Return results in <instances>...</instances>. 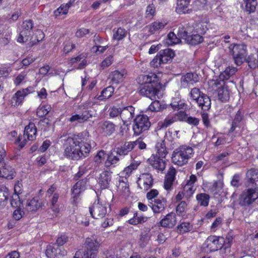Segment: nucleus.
Here are the masks:
<instances>
[{
    "label": "nucleus",
    "mask_w": 258,
    "mask_h": 258,
    "mask_svg": "<svg viewBox=\"0 0 258 258\" xmlns=\"http://www.w3.org/2000/svg\"><path fill=\"white\" fill-rule=\"evenodd\" d=\"M63 141V156L68 159L79 160L86 157L90 151V145L84 143L79 135L66 137Z\"/></svg>",
    "instance_id": "nucleus-1"
},
{
    "label": "nucleus",
    "mask_w": 258,
    "mask_h": 258,
    "mask_svg": "<svg viewBox=\"0 0 258 258\" xmlns=\"http://www.w3.org/2000/svg\"><path fill=\"white\" fill-rule=\"evenodd\" d=\"M138 82L141 94L147 96L152 100L156 99V96L158 93L157 88L158 79L155 73L141 75L139 76Z\"/></svg>",
    "instance_id": "nucleus-2"
},
{
    "label": "nucleus",
    "mask_w": 258,
    "mask_h": 258,
    "mask_svg": "<svg viewBox=\"0 0 258 258\" xmlns=\"http://www.w3.org/2000/svg\"><path fill=\"white\" fill-rule=\"evenodd\" d=\"M233 239V236L230 234H227L225 239L223 237L210 236L206 239L204 246L209 252L217 251L219 249L226 250L231 247Z\"/></svg>",
    "instance_id": "nucleus-3"
},
{
    "label": "nucleus",
    "mask_w": 258,
    "mask_h": 258,
    "mask_svg": "<svg viewBox=\"0 0 258 258\" xmlns=\"http://www.w3.org/2000/svg\"><path fill=\"white\" fill-rule=\"evenodd\" d=\"M193 154L194 150L192 147L186 145H181L173 151L171 160L173 164L182 166L187 163Z\"/></svg>",
    "instance_id": "nucleus-4"
},
{
    "label": "nucleus",
    "mask_w": 258,
    "mask_h": 258,
    "mask_svg": "<svg viewBox=\"0 0 258 258\" xmlns=\"http://www.w3.org/2000/svg\"><path fill=\"white\" fill-rule=\"evenodd\" d=\"M85 252L80 257V252H76L74 258H96L100 241L94 238H87L85 242Z\"/></svg>",
    "instance_id": "nucleus-5"
},
{
    "label": "nucleus",
    "mask_w": 258,
    "mask_h": 258,
    "mask_svg": "<svg viewBox=\"0 0 258 258\" xmlns=\"http://www.w3.org/2000/svg\"><path fill=\"white\" fill-rule=\"evenodd\" d=\"M110 208L108 203L105 201L98 200L89 207V212L91 216L95 219L103 218L110 211Z\"/></svg>",
    "instance_id": "nucleus-6"
},
{
    "label": "nucleus",
    "mask_w": 258,
    "mask_h": 258,
    "mask_svg": "<svg viewBox=\"0 0 258 258\" xmlns=\"http://www.w3.org/2000/svg\"><path fill=\"white\" fill-rule=\"evenodd\" d=\"M239 198V204L241 206H249L258 199V189L245 187Z\"/></svg>",
    "instance_id": "nucleus-7"
},
{
    "label": "nucleus",
    "mask_w": 258,
    "mask_h": 258,
    "mask_svg": "<svg viewBox=\"0 0 258 258\" xmlns=\"http://www.w3.org/2000/svg\"><path fill=\"white\" fill-rule=\"evenodd\" d=\"M151 125L147 115L139 114L134 119L133 129L134 134L139 136L148 131Z\"/></svg>",
    "instance_id": "nucleus-8"
},
{
    "label": "nucleus",
    "mask_w": 258,
    "mask_h": 258,
    "mask_svg": "<svg viewBox=\"0 0 258 258\" xmlns=\"http://www.w3.org/2000/svg\"><path fill=\"white\" fill-rule=\"evenodd\" d=\"M246 48V45L244 44H232L229 46L230 53L232 55L236 65L240 66L245 60Z\"/></svg>",
    "instance_id": "nucleus-9"
},
{
    "label": "nucleus",
    "mask_w": 258,
    "mask_h": 258,
    "mask_svg": "<svg viewBox=\"0 0 258 258\" xmlns=\"http://www.w3.org/2000/svg\"><path fill=\"white\" fill-rule=\"evenodd\" d=\"M37 134V129L35 124L33 122H30L27 125L24 130V138L27 137V139H24L22 141L23 138L22 136H19L16 140V144H17L20 148L22 149L26 144L27 140L33 141L36 139Z\"/></svg>",
    "instance_id": "nucleus-10"
},
{
    "label": "nucleus",
    "mask_w": 258,
    "mask_h": 258,
    "mask_svg": "<svg viewBox=\"0 0 258 258\" xmlns=\"http://www.w3.org/2000/svg\"><path fill=\"white\" fill-rule=\"evenodd\" d=\"M33 23L31 20H26L23 22L22 30L20 32L17 41L20 43L27 42L31 34Z\"/></svg>",
    "instance_id": "nucleus-11"
},
{
    "label": "nucleus",
    "mask_w": 258,
    "mask_h": 258,
    "mask_svg": "<svg viewBox=\"0 0 258 258\" xmlns=\"http://www.w3.org/2000/svg\"><path fill=\"white\" fill-rule=\"evenodd\" d=\"M244 186L258 189V170L250 169L247 171Z\"/></svg>",
    "instance_id": "nucleus-12"
},
{
    "label": "nucleus",
    "mask_w": 258,
    "mask_h": 258,
    "mask_svg": "<svg viewBox=\"0 0 258 258\" xmlns=\"http://www.w3.org/2000/svg\"><path fill=\"white\" fill-rule=\"evenodd\" d=\"M33 88L29 87L17 91L11 99L12 106L16 107L21 105L24 98L29 94L33 92Z\"/></svg>",
    "instance_id": "nucleus-13"
},
{
    "label": "nucleus",
    "mask_w": 258,
    "mask_h": 258,
    "mask_svg": "<svg viewBox=\"0 0 258 258\" xmlns=\"http://www.w3.org/2000/svg\"><path fill=\"white\" fill-rule=\"evenodd\" d=\"M87 182V178H84L78 181L74 185L72 189L73 197L72 199V202L73 204H77L78 197L82 191L85 189Z\"/></svg>",
    "instance_id": "nucleus-14"
},
{
    "label": "nucleus",
    "mask_w": 258,
    "mask_h": 258,
    "mask_svg": "<svg viewBox=\"0 0 258 258\" xmlns=\"http://www.w3.org/2000/svg\"><path fill=\"white\" fill-rule=\"evenodd\" d=\"M153 180L154 179L151 174L145 173L140 175L137 183L140 188L147 190L153 186Z\"/></svg>",
    "instance_id": "nucleus-15"
},
{
    "label": "nucleus",
    "mask_w": 258,
    "mask_h": 258,
    "mask_svg": "<svg viewBox=\"0 0 258 258\" xmlns=\"http://www.w3.org/2000/svg\"><path fill=\"white\" fill-rule=\"evenodd\" d=\"M148 162L152 167L158 171H163L166 167V163L163 158L153 154L148 159Z\"/></svg>",
    "instance_id": "nucleus-16"
},
{
    "label": "nucleus",
    "mask_w": 258,
    "mask_h": 258,
    "mask_svg": "<svg viewBox=\"0 0 258 258\" xmlns=\"http://www.w3.org/2000/svg\"><path fill=\"white\" fill-rule=\"evenodd\" d=\"M192 0H177L175 11L179 14H189L192 11L190 3Z\"/></svg>",
    "instance_id": "nucleus-17"
},
{
    "label": "nucleus",
    "mask_w": 258,
    "mask_h": 258,
    "mask_svg": "<svg viewBox=\"0 0 258 258\" xmlns=\"http://www.w3.org/2000/svg\"><path fill=\"white\" fill-rule=\"evenodd\" d=\"M149 206L152 209L154 214H159L164 211L167 206V202L165 199L160 198L155 199L153 202H150Z\"/></svg>",
    "instance_id": "nucleus-18"
},
{
    "label": "nucleus",
    "mask_w": 258,
    "mask_h": 258,
    "mask_svg": "<svg viewBox=\"0 0 258 258\" xmlns=\"http://www.w3.org/2000/svg\"><path fill=\"white\" fill-rule=\"evenodd\" d=\"M214 85L217 87L220 85L217 89V95L218 98L222 102H226L228 100L229 98V90L227 88L224 86V82L223 81H219L215 82Z\"/></svg>",
    "instance_id": "nucleus-19"
},
{
    "label": "nucleus",
    "mask_w": 258,
    "mask_h": 258,
    "mask_svg": "<svg viewBox=\"0 0 258 258\" xmlns=\"http://www.w3.org/2000/svg\"><path fill=\"white\" fill-rule=\"evenodd\" d=\"M135 144L133 142H125L122 146L115 147L114 152L120 157H124L135 148Z\"/></svg>",
    "instance_id": "nucleus-20"
},
{
    "label": "nucleus",
    "mask_w": 258,
    "mask_h": 258,
    "mask_svg": "<svg viewBox=\"0 0 258 258\" xmlns=\"http://www.w3.org/2000/svg\"><path fill=\"white\" fill-rule=\"evenodd\" d=\"M92 116L91 111L86 110L83 112L81 114H75L72 115L69 120L70 122L75 124L82 123L88 120Z\"/></svg>",
    "instance_id": "nucleus-21"
},
{
    "label": "nucleus",
    "mask_w": 258,
    "mask_h": 258,
    "mask_svg": "<svg viewBox=\"0 0 258 258\" xmlns=\"http://www.w3.org/2000/svg\"><path fill=\"white\" fill-rule=\"evenodd\" d=\"M101 134L104 136H110L116 130V125L109 121H105L99 123V126Z\"/></svg>",
    "instance_id": "nucleus-22"
},
{
    "label": "nucleus",
    "mask_w": 258,
    "mask_h": 258,
    "mask_svg": "<svg viewBox=\"0 0 258 258\" xmlns=\"http://www.w3.org/2000/svg\"><path fill=\"white\" fill-rule=\"evenodd\" d=\"M199 77L196 73H189L182 76L180 79L181 86L183 88L189 87L191 85L199 82Z\"/></svg>",
    "instance_id": "nucleus-23"
},
{
    "label": "nucleus",
    "mask_w": 258,
    "mask_h": 258,
    "mask_svg": "<svg viewBox=\"0 0 258 258\" xmlns=\"http://www.w3.org/2000/svg\"><path fill=\"white\" fill-rule=\"evenodd\" d=\"M166 25L167 23L165 21L156 20L147 25L145 28L148 30L150 35H153L159 33Z\"/></svg>",
    "instance_id": "nucleus-24"
},
{
    "label": "nucleus",
    "mask_w": 258,
    "mask_h": 258,
    "mask_svg": "<svg viewBox=\"0 0 258 258\" xmlns=\"http://www.w3.org/2000/svg\"><path fill=\"white\" fill-rule=\"evenodd\" d=\"M135 115V108L132 106H127L121 109L120 118L125 124L130 121Z\"/></svg>",
    "instance_id": "nucleus-25"
},
{
    "label": "nucleus",
    "mask_w": 258,
    "mask_h": 258,
    "mask_svg": "<svg viewBox=\"0 0 258 258\" xmlns=\"http://www.w3.org/2000/svg\"><path fill=\"white\" fill-rule=\"evenodd\" d=\"M176 223L175 214L170 213L167 214L159 222L160 225L163 227L171 228Z\"/></svg>",
    "instance_id": "nucleus-26"
},
{
    "label": "nucleus",
    "mask_w": 258,
    "mask_h": 258,
    "mask_svg": "<svg viewBox=\"0 0 258 258\" xmlns=\"http://www.w3.org/2000/svg\"><path fill=\"white\" fill-rule=\"evenodd\" d=\"M244 116L240 110H238L235 115L234 119L232 122L231 127L229 130V133H232L236 131L237 128H240L244 124Z\"/></svg>",
    "instance_id": "nucleus-27"
},
{
    "label": "nucleus",
    "mask_w": 258,
    "mask_h": 258,
    "mask_svg": "<svg viewBox=\"0 0 258 258\" xmlns=\"http://www.w3.org/2000/svg\"><path fill=\"white\" fill-rule=\"evenodd\" d=\"M66 253V251H61L55 244L48 245L45 251V254L48 258H55L60 255H65Z\"/></svg>",
    "instance_id": "nucleus-28"
},
{
    "label": "nucleus",
    "mask_w": 258,
    "mask_h": 258,
    "mask_svg": "<svg viewBox=\"0 0 258 258\" xmlns=\"http://www.w3.org/2000/svg\"><path fill=\"white\" fill-rule=\"evenodd\" d=\"M176 173V171L174 168H170L167 174L166 175L164 187V188L167 190H170L172 188L173 182L175 179V176Z\"/></svg>",
    "instance_id": "nucleus-29"
},
{
    "label": "nucleus",
    "mask_w": 258,
    "mask_h": 258,
    "mask_svg": "<svg viewBox=\"0 0 258 258\" xmlns=\"http://www.w3.org/2000/svg\"><path fill=\"white\" fill-rule=\"evenodd\" d=\"M111 179V172L108 171H104L100 174L98 183L102 188L105 189L109 187Z\"/></svg>",
    "instance_id": "nucleus-30"
},
{
    "label": "nucleus",
    "mask_w": 258,
    "mask_h": 258,
    "mask_svg": "<svg viewBox=\"0 0 258 258\" xmlns=\"http://www.w3.org/2000/svg\"><path fill=\"white\" fill-rule=\"evenodd\" d=\"M15 171L9 165L4 163L0 166V177L11 179L14 178Z\"/></svg>",
    "instance_id": "nucleus-31"
},
{
    "label": "nucleus",
    "mask_w": 258,
    "mask_h": 258,
    "mask_svg": "<svg viewBox=\"0 0 258 258\" xmlns=\"http://www.w3.org/2000/svg\"><path fill=\"white\" fill-rule=\"evenodd\" d=\"M122 158L123 157H120L118 155L115 154L113 149L108 155L107 160L105 162V166L107 168L110 167L111 166L114 167Z\"/></svg>",
    "instance_id": "nucleus-32"
},
{
    "label": "nucleus",
    "mask_w": 258,
    "mask_h": 258,
    "mask_svg": "<svg viewBox=\"0 0 258 258\" xmlns=\"http://www.w3.org/2000/svg\"><path fill=\"white\" fill-rule=\"evenodd\" d=\"M126 74L124 70L121 71L115 70L110 74L109 78L112 82V84H118L123 81Z\"/></svg>",
    "instance_id": "nucleus-33"
},
{
    "label": "nucleus",
    "mask_w": 258,
    "mask_h": 258,
    "mask_svg": "<svg viewBox=\"0 0 258 258\" xmlns=\"http://www.w3.org/2000/svg\"><path fill=\"white\" fill-rule=\"evenodd\" d=\"M183 37L187 41V42L191 45L198 44L203 41V37L200 34H192L188 35L186 32H184Z\"/></svg>",
    "instance_id": "nucleus-34"
},
{
    "label": "nucleus",
    "mask_w": 258,
    "mask_h": 258,
    "mask_svg": "<svg viewBox=\"0 0 258 258\" xmlns=\"http://www.w3.org/2000/svg\"><path fill=\"white\" fill-rule=\"evenodd\" d=\"M242 5L246 12L251 13L255 12L257 5V0H243Z\"/></svg>",
    "instance_id": "nucleus-35"
},
{
    "label": "nucleus",
    "mask_w": 258,
    "mask_h": 258,
    "mask_svg": "<svg viewBox=\"0 0 258 258\" xmlns=\"http://www.w3.org/2000/svg\"><path fill=\"white\" fill-rule=\"evenodd\" d=\"M40 207L38 198H34L27 202L26 209L28 212H35Z\"/></svg>",
    "instance_id": "nucleus-36"
},
{
    "label": "nucleus",
    "mask_w": 258,
    "mask_h": 258,
    "mask_svg": "<svg viewBox=\"0 0 258 258\" xmlns=\"http://www.w3.org/2000/svg\"><path fill=\"white\" fill-rule=\"evenodd\" d=\"M156 149L157 150L155 155L160 156L162 158H165L168 154V151L166 149L164 141L159 142L156 144Z\"/></svg>",
    "instance_id": "nucleus-37"
},
{
    "label": "nucleus",
    "mask_w": 258,
    "mask_h": 258,
    "mask_svg": "<svg viewBox=\"0 0 258 258\" xmlns=\"http://www.w3.org/2000/svg\"><path fill=\"white\" fill-rule=\"evenodd\" d=\"M201 103L198 106L203 111H208L211 108V101L210 98L206 94H204L201 98Z\"/></svg>",
    "instance_id": "nucleus-38"
},
{
    "label": "nucleus",
    "mask_w": 258,
    "mask_h": 258,
    "mask_svg": "<svg viewBox=\"0 0 258 258\" xmlns=\"http://www.w3.org/2000/svg\"><path fill=\"white\" fill-rule=\"evenodd\" d=\"M237 71V69L235 67L232 66H228L227 67L224 71H223L220 75V79L223 80H228L234 75Z\"/></svg>",
    "instance_id": "nucleus-39"
},
{
    "label": "nucleus",
    "mask_w": 258,
    "mask_h": 258,
    "mask_svg": "<svg viewBox=\"0 0 258 258\" xmlns=\"http://www.w3.org/2000/svg\"><path fill=\"white\" fill-rule=\"evenodd\" d=\"M114 92V88L112 86H108L104 89L101 92V95L98 97L100 100H104L109 98Z\"/></svg>",
    "instance_id": "nucleus-40"
},
{
    "label": "nucleus",
    "mask_w": 258,
    "mask_h": 258,
    "mask_svg": "<svg viewBox=\"0 0 258 258\" xmlns=\"http://www.w3.org/2000/svg\"><path fill=\"white\" fill-rule=\"evenodd\" d=\"M146 218L141 215H139L137 212L133 214V218L128 220V223L133 225H136L138 224L143 223L146 221Z\"/></svg>",
    "instance_id": "nucleus-41"
},
{
    "label": "nucleus",
    "mask_w": 258,
    "mask_h": 258,
    "mask_svg": "<svg viewBox=\"0 0 258 258\" xmlns=\"http://www.w3.org/2000/svg\"><path fill=\"white\" fill-rule=\"evenodd\" d=\"M196 199L200 205L204 207L208 206L210 196L208 194L205 193L198 194L196 196Z\"/></svg>",
    "instance_id": "nucleus-42"
},
{
    "label": "nucleus",
    "mask_w": 258,
    "mask_h": 258,
    "mask_svg": "<svg viewBox=\"0 0 258 258\" xmlns=\"http://www.w3.org/2000/svg\"><path fill=\"white\" fill-rule=\"evenodd\" d=\"M176 122L173 114L168 115L163 121L159 122L158 124L160 128H166L173 123Z\"/></svg>",
    "instance_id": "nucleus-43"
},
{
    "label": "nucleus",
    "mask_w": 258,
    "mask_h": 258,
    "mask_svg": "<svg viewBox=\"0 0 258 258\" xmlns=\"http://www.w3.org/2000/svg\"><path fill=\"white\" fill-rule=\"evenodd\" d=\"M177 232L180 234H184L189 232L192 229V225L189 222H182L177 226Z\"/></svg>",
    "instance_id": "nucleus-44"
},
{
    "label": "nucleus",
    "mask_w": 258,
    "mask_h": 258,
    "mask_svg": "<svg viewBox=\"0 0 258 258\" xmlns=\"http://www.w3.org/2000/svg\"><path fill=\"white\" fill-rule=\"evenodd\" d=\"M170 105L174 110H179L181 109H184L186 104L183 101L181 100L179 98H174L172 99Z\"/></svg>",
    "instance_id": "nucleus-45"
},
{
    "label": "nucleus",
    "mask_w": 258,
    "mask_h": 258,
    "mask_svg": "<svg viewBox=\"0 0 258 258\" xmlns=\"http://www.w3.org/2000/svg\"><path fill=\"white\" fill-rule=\"evenodd\" d=\"M59 198V194L58 193H54L51 200V209L52 211L56 214L59 213L60 208L59 205L57 204Z\"/></svg>",
    "instance_id": "nucleus-46"
},
{
    "label": "nucleus",
    "mask_w": 258,
    "mask_h": 258,
    "mask_svg": "<svg viewBox=\"0 0 258 258\" xmlns=\"http://www.w3.org/2000/svg\"><path fill=\"white\" fill-rule=\"evenodd\" d=\"M127 31L122 28L119 27L114 33L113 39L117 41H120L126 37Z\"/></svg>",
    "instance_id": "nucleus-47"
},
{
    "label": "nucleus",
    "mask_w": 258,
    "mask_h": 258,
    "mask_svg": "<svg viewBox=\"0 0 258 258\" xmlns=\"http://www.w3.org/2000/svg\"><path fill=\"white\" fill-rule=\"evenodd\" d=\"M150 229L146 228V230L142 232L140 237L141 245L144 247L150 239V236L149 234Z\"/></svg>",
    "instance_id": "nucleus-48"
},
{
    "label": "nucleus",
    "mask_w": 258,
    "mask_h": 258,
    "mask_svg": "<svg viewBox=\"0 0 258 258\" xmlns=\"http://www.w3.org/2000/svg\"><path fill=\"white\" fill-rule=\"evenodd\" d=\"M180 41L176 35L172 32H170L167 35L166 43L169 45H172L178 43Z\"/></svg>",
    "instance_id": "nucleus-49"
},
{
    "label": "nucleus",
    "mask_w": 258,
    "mask_h": 258,
    "mask_svg": "<svg viewBox=\"0 0 258 258\" xmlns=\"http://www.w3.org/2000/svg\"><path fill=\"white\" fill-rule=\"evenodd\" d=\"M27 73L25 71L18 74L14 80V84L17 86L22 83L27 78Z\"/></svg>",
    "instance_id": "nucleus-50"
},
{
    "label": "nucleus",
    "mask_w": 258,
    "mask_h": 258,
    "mask_svg": "<svg viewBox=\"0 0 258 258\" xmlns=\"http://www.w3.org/2000/svg\"><path fill=\"white\" fill-rule=\"evenodd\" d=\"M161 109V104L159 101L155 100L153 101L146 109V112L148 113L150 111L157 112Z\"/></svg>",
    "instance_id": "nucleus-51"
},
{
    "label": "nucleus",
    "mask_w": 258,
    "mask_h": 258,
    "mask_svg": "<svg viewBox=\"0 0 258 258\" xmlns=\"http://www.w3.org/2000/svg\"><path fill=\"white\" fill-rule=\"evenodd\" d=\"M156 14V9L153 4L148 5L146 10L145 17L149 19H152Z\"/></svg>",
    "instance_id": "nucleus-52"
},
{
    "label": "nucleus",
    "mask_w": 258,
    "mask_h": 258,
    "mask_svg": "<svg viewBox=\"0 0 258 258\" xmlns=\"http://www.w3.org/2000/svg\"><path fill=\"white\" fill-rule=\"evenodd\" d=\"M51 107L49 105H43L38 108L37 111V115L40 117L46 115L50 111Z\"/></svg>",
    "instance_id": "nucleus-53"
},
{
    "label": "nucleus",
    "mask_w": 258,
    "mask_h": 258,
    "mask_svg": "<svg viewBox=\"0 0 258 258\" xmlns=\"http://www.w3.org/2000/svg\"><path fill=\"white\" fill-rule=\"evenodd\" d=\"M106 157V154L105 151L103 150L99 151L96 155L94 158V162L97 164H99L102 162L104 160Z\"/></svg>",
    "instance_id": "nucleus-54"
},
{
    "label": "nucleus",
    "mask_w": 258,
    "mask_h": 258,
    "mask_svg": "<svg viewBox=\"0 0 258 258\" xmlns=\"http://www.w3.org/2000/svg\"><path fill=\"white\" fill-rule=\"evenodd\" d=\"M22 203L21 202L19 196L17 194H14L11 200V206L16 208H20Z\"/></svg>",
    "instance_id": "nucleus-55"
},
{
    "label": "nucleus",
    "mask_w": 258,
    "mask_h": 258,
    "mask_svg": "<svg viewBox=\"0 0 258 258\" xmlns=\"http://www.w3.org/2000/svg\"><path fill=\"white\" fill-rule=\"evenodd\" d=\"M175 120L177 121H185L187 117V114L184 111H180L175 113L173 114Z\"/></svg>",
    "instance_id": "nucleus-56"
},
{
    "label": "nucleus",
    "mask_w": 258,
    "mask_h": 258,
    "mask_svg": "<svg viewBox=\"0 0 258 258\" xmlns=\"http://www.w3.org/2000/svg\"><path fill=\"white\" fill-rule=\"evenodd\" d=\"M69 7L66 5H61L56 10L54 11V15L56 17L60 15H66L68 13Z\"/></svg>",
    "instance_id": "nucleus-57"
},
{
    "label": "nucleus",
    "mask_w": 258,
    "mask_h": 258,
    "mask_svg": "<svg viewBox=\"0 0 258 258\" xmlns=\"http://www.w3.org/2000/svg\"><path fill=\"white\" fill-rule=\"evenodd\" d=\"M197 179V176L195 175H191L189 177V179L187 181V183L184 187V188L187 190H191L192 185L196 182Z\"/></svg>",
    "instance_id": "nucleus-58"
},
{
    "label": "nucleus",
    "mask_w": 258,
    "mask_h": 258,
    "mask_svg": "<svg viewBox=\"0 0 258 258\" xmlns=\"http://www.w3.org/2000/svg\"><path fill=\"white\" fill-rule=\"evenodd\" d=\"M118 188L119 190L122 192V195H128L129 194L130 190L128 186L125 182H120Z\"/></svg>",
    "instance_id": "nucleus-59"
},
{
    "label": "nucleus",
    "mask_w": 258,
    "mask_h": 258,
    "mask_svg": "<svg viewBox=\"0 0 258 258\" xmlns=\"http://www.w3.org/2000/svg\"><path fill=\"white\" fill-rule=\"evenodd\" d=\"M121 108L115 106H112L109 108L108 110L109 114L111 117H115L118 115H120Z\"/></svg>",
    "instance_id": "nucleus-60"
},
{
    "label": "nucleus",
    "mask_w": 258,
    "mask_h": 258,
    "mask_svg": "<svg viewBox=\"0 0 258 258\" xmlns=\"http://www.w3.org/2000/svg\"><path fill=\"white\" fill-rule=\"evenodd\" d=\"M187 204L185 201H182L176 207V213L179 215H182L186 208Z\"/></svg>",
    "instance_id": "nucleus-61"
},
{
    "label": "nucleus",
    "mask_w": 258,
    "mask_h": 258,
    "mask_svg": "<svg viewBox=\"0 0 258 258\" xmlns=\"http://www.w3.org/2000/svg\"><path fill=\"white\" fill-rule=\"evenodd\" d=\"M185 122L190 125L197 126L199 124L200 119L196 117L187 116Z\"/></svg>",
    "instance_id": "nucleus-62"
},
{
    "label": "nucleus",
    "mask_w": 258,
    "mask_h": 258,
    "mask_svg": "<svg viewBox=\"0 0 258 258\" xmlns=\"http://www.w3.org/2000/svg\"><path fill=\"white\" fill-rule=\"evenodd\" d=\"M24 214V212L21 208L16 209L13 212V217L16 220H20Z\"/></svg>",
    "instance_id": "nucleus-63"
},
{
    "label": "nucleus",
    "mask_w": 258,
    "mask_h": 258,
    "mask_svg": "<svg viewBox=\"0 0 258 258\" xmlns=\"http://www.w3.org/2000/svg\"><path fill=\"white\" fill-rule=\"evenodd\" d=\"M89 32H90V31L88 29L82 28L79 29L76 32V36L77 37L81 38V37L85 36L87 34H89Z\"/></svg>",
    "instance_id": "nucleus-64"
}]
</instances>
